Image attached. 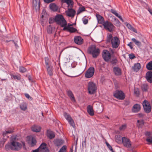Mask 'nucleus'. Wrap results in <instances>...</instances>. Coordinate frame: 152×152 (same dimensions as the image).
<instances>
[{
    "label": "nucleus",
    "mask_w": 152,
    "mask_h": 152,
    "mask_svg": "<svg viewBox=\"0 0 152 152\" xmlns=\"http://www.w3.org/2000/svg\"><path fill=\"white\" fill-rule=\"evenodd\" d=\"M122 142L125 146L127 148L130 147L131 145V143L129 139L125 137H124L123 138Z\"/></svg>",
    "instance_id": "14"
},
{
    "label": "nucleus",
    "mask_w": 152,
    "mask_h": 152,
    "mask_svg": "<svg viewBox=\"0 0 152 152\" xmlns=\"http://www.w3.org/2000/svg\"><path fill=\"white\" fill-rule=\"evenodd\" d=\"M96 16L97 19L98 23L100 24H103L104 22H105L104 19L103 17L100 15L99 14H96Z\"/></svg>",
    "instance_id": "22"
},
{
    "label": "nucleus",
    "mask_w": 152,
    "mask_h": 152,
    "mask_svg": "<svg viewBox=\"0 0 152 152\" xmlns=\"http://www.w3.org/2000/svg\"><path fill=\"white\" fill-rule=\"evenodd\" d=\"M102 25L105 30L110 32H113L115 28V26L111 22L107 21H105L102 24Z\"/></svg>",
    "instance_id": "4"
},
{
    "label": "nucleus",
    "mask_w": 152,
    "mask_h": 152,
    "mask_svg": "<svg viewBox=\"0 0 152 152\" xmlns=\"http://www.w3.org/2000/svg\"><path fill=\"white\" fill-rule=\"evenodd\" d=\"M54 144L57 146H60L61 145L64 143L63 140L60 139H56L54 141Z\"/></svg>",
    "instance_id": "20"
},
{
    "label": "nucleus",
    "mask_w": 152,
    "mask_h": 152,
    "mask_svg": "<svg viewBox=\"0 0 152 152\" xmlns=\"http://www.w3.org/2000/svg\"><path fill=\"white\" fill-rule=\"evenodd\" d=\"M33 5L35 7H37V6L39 7L40 4L39 0H33Z\"/></svg>",
    "instance_id": "33"
},
{
    "label": "nucleus",
    "mask_w": 152,
    "mask_h": 152,
    "mask_svg": "<svg viewBox=\"0 0 152 152\" xmlns=\"http://www.w3.org/2000/svg\"><path fill=\"white\" fill-rule=\"evenodd\" d=\"M138 116L140 118H142L144 116V115L142 113H140L138 114Z\"/></svg>",
    "instance_id": "62"
},
{
    "label": "nucleus",
    "mask_w": 152,
    "mask_h": 152,
    "mask_svg": "<svg viewBox=\"0 0 152 152\" xmlns=\"http://www.w3.org/2000/svg\"><path fill=\"white\" fill-rule=\"evenodd\" d=\"M82 145L83 146H85L86 145V138H85L84 141V142H83L82 143Z\"/></svg>",
    "instance_id": "61"
},
{
    "label": "nucleus",
    "mask_w": 152,
    "mask_h": 152,
    "mask_svg": "<svg viewBox=\"0 0 152 152\" xmlns=\"http://www.w3.org/2000/svg\"><path fill=\"white\" fill-rule=\"evenodd\" d=\"M144 124V122L142 121L140 122L139 124H137V125L139 128H142Z\"/></svg>",
    "instance_id": "53"
},
{
    "label": "nucleus",
    "mask_w": 152,
    "mask_h": 152,
    "mask_svg": "<svg viewBox=\"0 0 152 152\" xmlns=\"http://www.w3.org/2000/svg\"><path fill=\"white\" fill-rule=\"evenodd\" d=\"M118 17L120 19V20L122 21V22H124L123 19H122L120 15H119Z\"/></svg>",
    "instance_id": "64"
},
{
    "label": "nucleus",
    "mask_w": 152,
    "mask_h": 152,
    "mask_svg": "<svg viewBox=\"0 0 152 152\" xmlns=\"http://www.w3.org/2000/svg\"><path fill=\"white\" fill-rule=\"evenodd\" d=\"M145 78L147 81L150 83H152V72H147L145 75Z\"/></svg>",
    "instance_id": "15"
},
{
    "label": "nucleus",
    "mask_w": 152,
    "mask_h": 152,
    "mask_svg": "<svg viewBox=\"0 0 152 152\" xmlns=\"http://www.w3.org/2000/svg\"><path fill=\"white\" fill-rule=\"evenodd\" d=\"M66 146L65 145H64L61 148L59 151H61V152H64V151L66 150Z\"/></svg>",
    "instance_id": "55"
},
{
    "label": "nucleus",
    "mask_w": 152,
    "mask_h": 152,
    "mask_svg": "<svg viewBox=\"0 0 152 152\" xmlns=\"http://www.w3.org/2000/svg\"><path fill=\"white\" fill-rule=\"evenodd\" d=\"M85 8L84 6L80 7L79 8V9H78L77 14V15H79L80 13L82 12H83L85 10Z\"/></svg>",
    "instance_id": "38"
},
{
    "label": "nucleus",
    "mask_w": 152,
    "mask_h": 152,
    "mask_svg": "<svg viewBox=\"0 0 152 152\" xmlns=\"http://www.w3.org/2000/svg\"><path fill=\"white\" fill-rule=\"evenodd\" d=\"M12 76L14 79H17L18 80H20L21 78L20 77L15 75H12Z\"/></svg>",
    "instance_id": "56"
},
{
    "label": "nucleus",
    "mask_w": 152,
    "mask_h": 152,
    "mask_svg": "<svg viewBox=\"0 0 152 152\" xmlns=\"http://www.w3.org/2000/svg\"><path fill=\"white\" fill-rule=\"evenodd\" d=\"M141 68L140 64L139 63L135 64L132 68L134 72H137Z\"/></svg>",
    "instance_id": "23"
},
{
    "label": "nucleus",
    "mask_w": 152,
    "mask_h": 152,
    "mask_svg": "<svg viewBox=\"0 0 152 152\" xmlns=\"http://www.w3.org/2000/svg\"><path fill=\"white\" fill-rule=\"evenodd\" d=\"M147 69L149 70H152V61L149 62L146 65Z\"/></svg>",
    "instance_id": "36"
},
{
    "label": "nucleus",
    "mask_w": 152,
    "mask_h": 152,
    "mask_svg": "<svg viewBox=\"0 0 152 152\" xmlns=\"http://www.w3.org/2000/svg\"><path fill=\"white\" fill-rule=\"evenodd\" d=\"M16 137L12 139L10 143L6 144L5 148L7 151L11 150L12 151H18L21 149L22 147V144L16 141Z\"/></svg>",
    "instance_id": "1"
},
{
    "label": "nucleus",
    "mask_w": 152,
    "mask_h": 152,
    "mask_svg": "<svg viewBox=\"0 0 152 152\" xmlns=\"http://www.w3.org/2000/svg\"><path fill=\"white\" fill-rule=\"evenodd\" d=\"M19 69V72L22 73L25 72L26 71V69L23 66H20Z\"/></svg>",
    "instance_id": "44"
},
{
    "label": "nucleus",
    "mask_w": 152,
    "mask_h": 152,
    "mask_svg": "<svg viewBox=\"0 0 152 152\" xmlns=\"http://www.w3.org/2000/svg\"><path fill=\"white\" fill-rule=\"evenodd\" d=\"M64 117L68 121L70 125L74 127L75 126L74 122L70 115L69 114L66 112L64 113Z\"/></svg>",
    "instance_id": "11"
},
{
    "label": "nucleus",
    "mask_w": 152,
    "mask_h": 152,
    "mask_svg": "<svg viewBox=\"0 0 152 152\" xmlns=\"http://www.w3.org/2000/svg\"><path fill=\"white\" fill-rule=\"evenodd\" d=\"M67 92L68 96L69 97L71 101L74 102H75L76 100L72 91L71 90H68Z\"/></svg>",
    "instance_id": "24"
},
{
    "label": "nucleus",
    "mask_w": 152,
    "mask_h": 152,
    "mask_svg": "<svg viewBox=\"0 0 152 152\" xmlns=\"http://www.w3.org/2000/svg\"><path fill=\"white\" fill-rule=\"evenodd\" d=\"M109 62L111 63L113 66H114L118 63V61L116 58H113L112 60L110 59Z\"/></svg>",
    "instance_id": "31"
},
{
    "label": "nucleus",
    "mask_w": 152,
    "mask_h": 152,
    "mask_svg": "<svg viewBox=\"0 0 152 152\" xmlns=\"http://www.w3.org/2000/svg\"><path fill=\"white\" fill-rule=\"evenodd\" d=\"M134 94L137 96L140 95V91L138 88L135 89L134 90Z\"/></svg>",
    "instance_id": "48"
},
{
    "label": "nucleus",
    "mask_w": 152,
    "mask_h": 152,
    "mask_svg": "<svg viewBox=\"0 0 152 152\" xmlns=\"http://www.w3.org/2000/svg\"><path fill=\"white\" fill-rule=\"evenodd\" d=\"M73 25V24H71L70 23H68L67 26L65 25V26H63L64 28L63 30L65 31L66 30L68 29L69 28H71V26H72Z\"/></svg>",
    "instance_id": "43"
},
{
    "label": "nucleus",
    "mask_w": 152,
    "mask_h": 152,
    "mask_svg": "<svg viewBox=\"0 0 152 152\" xmlns=\"http://www.w3.org/2000/svg\"><path fill=\"white\" fill-rule=\"evenodd\" d=\"M62 1L66 3L68 7L70 8L72 7L73 5V2L72 0H63Z\"/></svg>",
    "instance_id": "27"
},
{
    "label": "nucleus",
    "mask_w": 152,
    "mask_h": 152,
    "mask_svg": "<svg viewBox=\"0 0 152 152\" xmlns=\"http://www.w3.org/2000/svg\"><path fill=\"white\" fill-rule=\"evenodd\" d=\"M113 37L112 35L111 34H110L107 35V38L106 40V42L107 43H111L112 39Z\"/></svg>",
    "instance_id": "30"
},
{
    "label": "nucleus",
    "mask_w": 152,
    "mask_h": 152,
    "mask_svg": "<svg viewBox=\"0 0 152 152\" xmlns=\"http://www.w3.org/2000/svg\"><path fill=\"white\" fill-rule=\"evenodd\" d=\"M140 105L139 104H136L133 106L132 111L133 113H137L140 111Z\"/></svg>",
    "instance_id": "17"
},
{
    "label": "nucleus",
    "mask_w": 152,
    "mask_h": 152,
    "mask_svg": "<svg viewBox=\"0 0 152 152\" xmlns=\"http://www.w3.org/2000/svg\"><path fill=\"white\" fill-rule=\"evenodd\" d=\"M114 96L119 100H123L125 98V95L121 91L117 90L114 93Z\"/></svg>",
    "instance_id": "8"
},
{
    "label": "nucleus",
    "mask_w": 152,
    "mask_h": 152,
    "mask_svg": "<svg viewBox=\"0 0 152 152\" xmlns=\"http://www.w3.org/2000/svg\"><path fill=\"white\" fill-rule=\"evenodd\" d=\"M14 129H11L10 130H8L7 131H6L3 133V135L4 137L6 136V134H10L13 133L14 132Z\"/></svg>",
    "instance_id": "41"
},
{
    "label": "nucleus",
    "mask_w": 152,
    "mask_h": 152,
    "mask_svg": "<svg viewBox=\"0 0 152 152\" xmlns=\"http://www.w3.org/2000/svg\"><path fill=\"white\" fill-rule=\"evenodd\" d=\"M110 12L113 14L115 15L117 17H118L119 15L116 11L112 9H111L110 10Z\"/></svg>",
    "instance_id": "50"
},
{
    "label": "nucleus",
    "mask_w": 152,
    "mask_h": 152,
    "mask_svg": "<svg viewBox=\"0 0 152 152\" xmlns=\"http://www.w3.org/2000/svg\"><path fill=\"white\" fill-rule=\"evenodd\" d=\"M49 7L50 9L53 11H56L58 9V6L54 3L50 4Z\"/></svg>",
    "instance_id": "28"
},
{
    "label": "nucleus",
    "mask_w": 152,
    "mask_h": 152,
    "mask_svg": "<svg viewBox=\"0 0 152 152\" xmlns=\"http://www.w3.org/2000/svg\"><path fill=\"white\" fill-rule=\"evenodd\" d=\"M142 105L143 106L144 111L147 113H148L151 111V106H150L149 102L146 100H144L142 102Z\"/></svg>",
    "instance_id": "7"
},
{
    "label": "nucleus",
    "mask_w": 152,
    "mask_h": 152,
    "mask_svg": "<svg viewBox=\"0 0 152 152\" xmlns=\"http://www.w3.org/2000/svg\"><path fill=\"white\" fill-rule=\"evenodd\" d=\"M82 20L84 24H86L88 23V20L87 19L83 18L82 19Z\"/></svg>",
    "instance_id": "57"
},
{
    "label": "nucleus",
    "mask_w": 152,
    "mask_h": 152,
    "mask_svg": "<svg viewBox=\"0 0 152 152\" xmlns=\"http://www.w3.org/2000/svg\"><path fill=\"white\" fill-rule=\"evenodd\" d=\"M66 30L68 32L72 33L76 32L77 31V29L73 27H71V28H69Z\"/></svg>",
    "instance_id": "39"
},
{
    "label": "nucleus",
    "mask_w": 152,
    "mask_h": 152,
    "mask_svg": "<svg viewBox=\"0 0 152 152\" xmlns=\"http://www.w3.org/2000/svg\"><path fill=\"white\" fill-rule=\"evenodd\" d=\"M127 126L126 124H124L121 126L119 128V129L120 130H124L126 128Z\"/></svg>",
    "instance_id": "49"
},
{
    "label": "nucleus",
    "mask_w": 152,
    "mask_h": 152,
    "mask_svg": "<svg viewBox=\"0 0 152 152\" xmlns=\"http://www.w3.org/2000/svg\"><path fill=\"white\" fill-rule=\"evenodd\" d=\"M87 112L89 115L92 116L94 115V111L92 106L90 105H88L87 107Z\"/></svg>",
    "instance_id": "19"
},
{
    "label": "nucleus",
    "mask_w": 152,
    "mask_h": 152,
    "mask_svg": "<svg viewBox=\"0 0 152 152\" xmlns=\"http://www.w3.org/2000/svg\"><path fill=\"white\" fill-rule=\"evenodd\" d=\"M148 86L146 84H142L141 86V88L142 91L143 92L147 91H148Z\"/></svg>",
    "instance_id": "32"
},
{
    "label": "nucleus",
    "mask_w": 152,
    "mask_h": 152,
    "mask_svg": "<svg viewBox=\"0 0 152 152\" xmlns=\"http://www.w3.org/2000/svg\"><path fill=\"white\" fill-rule=\"evenodd\" d=\"M20 109L23 110L25 111L27 109V105L25 102H23L20 105Z\"/></svg>",
    "instance_id": "29"
},
{
    "label": "nucleus",
    "mask_w": 152,
    "mask_h": 152,
    "mask_svg": "<svg viewBox=\"0 0 152 152\" xmlns=\"http://www.w3.org/2000/svg\"><path fill=\"white\" fill-rule=\"evenodd\" d=\"M66 15L69 17L73 18L75 15L76 12L72 8L69 9L67 11H66Z\"/></svg>",
    "instance_id": "13"
},
{
    "label": "nucleus",
    "mask_w": 152,
    "mask_h": 152,
    "mask_svg": "<svg viewBox=\"0 0 152 152\" xmlns=\"http://www.w3.org/2000/svg\"><path fill=\"white\" fill-rule=\"evenodd\" d=\"M129 57L130 59H132L136 58L135 56L133 53H132L129 55Z\"/></svg>",
    "instance_id": "54"
},
{
    "label": "nucleus",
    "mask_w": 152,
    "mask_h": 152,
    "mask_svg": "<svg viewBox=\"0 0 152 152\" xmlns=\"http://www.w3.org/2000/svg\"><path fill=\"white\" fill-rule=\"evenodd\" d=\"M113 71L116 76H120L121 75V69L118 67H115L113 68Z\"/></svg>",
    "instance_id": "18"
},
{
    "label": "nucleus",
    "mask_w": 152,
    "mask_h": 152,
    "mask_svg": "<svg viewBox=\"0 0 152 152\" xmlns=\"http://www.w3.org/2000/svg\"><path fill=\"white\" fill-rule=\"evenodd\" d=\"M47 144L45 142L42 143L37 148L41 152H49V150L46 147Z\"/></svg>",
    "instance_id": "12"
},
{
    "label": "nucleus",
    "mask_w": 152,
    "mask_h": 152,
    "mask_svg": "<svg viewBox=\"0 0 152 152\" xmlns=\"http://www.w3.org/2000/svg\"><path fill=\"white\" fill-rule=\"evenodd\" d=\"M88 52L89 54H91L94 58H96L100 53V51L98 48H96L94 45H92L89 48Z\"/></svg>",
    "instance_id": "3"
},
{
    "label": "nucleus",
    "mask_w": 152,
    "mask_h": 152,
    "mask_svg": "<svg viewBox=\"0 0 152 152\" xmlns=\"http://www.w3.org/2000/svg\"><path fill=\"white\" fill-rule=\"evenodd\" d=\"M74 41L76 44L80 45L83 43V39L80 36H76L74 38Z\"/></svg>",
    "instance_id": "16"
},
{
    "label": "nucleus",
    "mask_w": 152,
    "mask_h": 152,
    "mask_svg": "<svg viewBox=\"0 0 152 152\" xmlns=\"http://www.w3.org/2000/svg\"><path fill=\"white\" fill-rule=\"evenodd\" d=\"M126 26L129 29L131 30V31L137 33V31L130 24L127 23L126 24Z\"/></svg>",
    "instance_id": "35"
},
{
    "label": "nucleus",
    "mask_w": 152,
    "mask_h": 152,
    "mask_svg": "<svg viewBox=\"0 0 152 152\" xmlns=\"http://www.w3.org/2000/svg\"><path fill=\"white\" fill-rule=\"evenodd\" d=\"M54 20L56 23L63 27L67 25V22L64 16L61 15L57 14L55 17Z\"/></svg>",
    "instance_id": "2"
},
{
    "label": "nucleus",
    "mask_w": 152,
    "mask_h": 152,
    "mask_svg": "<svg viewBox=\"0 0 152 152\" xmlns=\"http://www.w3.org/2000/svg\"><path fill=\"white\" fill-rule=\"evenodd\" d=\"M132 42H130L127 45L129 46L131 49H132L133 48V47L132 45Z\"/></svg>",
    "instance_id": "59"
},
{
    "label": "nucleus",
    "mask_w": 152,
    "mask_h": 152,
    "mask_svg": "<svg viewBox=\"0 0 152 152\" xmlns=\"http://www.w3.org/2000/svg\"><path fill=\"white\" fill-rule=\"evenodd\" d=\"M10 41L12 42H13L14 43L15 45V47L16 48H18V47L17 44L13 40H9V41H6V42H10Z\"/></svg>",
    "instance_id": "58"
},
{
    "label": "nucleus",
    "mask_w": 152,
    "mask_h": 152,
    "mask_svg": "<svg viewBox=\"0 0 152 152\" xmlns=\"http://www.w3.org/2000/svg\"><path fill=\"white\" fill-rule=\"evenodd\" d=\"M123 138L120 135H117L115 136V139L117 142L120 143L121 141H122Z\"/></svg>",
    "instance_id": "34"
},
{
    "label": "nucleus",
    "mask_w": 152,
    "mask_h": 152,
    "mask_svg": "<svg viewBox=\"0 0 152 152\" xmlns=\"http://www.w3.org/2000/svg\"><path fill=\"white\" fill-rule=\"evenodd\" d=\"M46 67L47 69V71L48 74L50 76H52L53 75V66H46Z\"/></svg>",
    "instance_id": "25"
},
{
    "label": "nucleus",
    "mask_w": 152,
    "mask_h": 152,
    "mask_svg": "<svg viewBox=\"0 0 152 152\" xmlns=\"http://www.w3.org/2000/svg\"><path fill=\"white\" fill-rule=\"evenodd\" d=\"M145 134L147 137H150L152 136V133L151 132L147 131L145 132Z\"/></svg>",
    "instance_id": "45"
},
{
    "label": "nucleus",
    "mask_w": 152,
    "mask_h": 152,
    "mask_svg": "<svg viewBox=\"0 0 152 152\" xmlns=\"http://www.w3.org/2000/svg\"><path fill=\"white\" fill-rule=\"evenodd\" d=\"M132 40L137 46H141V43L139 41L136 39L135 38H132Z\"/></svg>",
    "instance_id": "37"
},
{
    "label": "nucleus",
    "mask_w": 152,
    "mask_h": 152,
    "mask_svg": "<svg viewBox=\"0 0 152 152\" xmlns=\"http://www.w3.org/2000/svg\"><path fill=\"white\" fill-rule=\"evenodd\" d=\"M88 93L91 94H94L96 91L97 87L96 84L94 82H90L88 84Z\"/></svg>",
    "instance_id": "5"
},
{
    "label": "nucleus",
    "mask_w": 152,
    "mask_h": 152,
    "mask_svg": "<svg viewBox=\"0 0 152 152\" xmlns=\"http://www.w3.org/2000/svg\"><path fill=\"white\" fill-rule=\"evenodd\" d=\"M53 19L50 18L49 20V22L50 24H52L53 22Z\"/></svg>",
    "instance_id": "60"
},
{
    "label": "nucleus",
    "mask_w": 152,
    "mask_h": 152,
    "mask_svg": "<svg viewBox=\"0 0 152 152\" xmlns=\"http://www.w3.org/2000/svg\"><path fill=\"white\" fill-rule=\"evenodd\" d=\"M106 144L109 149H110L112 152H113V151L112 148L111 146L107 142H106Z\"/></svg>",
    "instance_id": "52"
},
{
    "label": "nucleus",
    "mask_w": 152,
    "mask_h": 152,
    "mask_svg": "<svg viewBox=\"0 0 152 152\" xmlns=\"http://www.w3.org/2000/svg\"><path fill=\"white\" fill-rule=\"evenodd\" d=\"M146 140L148 142L152 144V136L150 137H147Z\"/></svg>",
    "instance_id": "51"
},
{
    "label": "nucleus",
    "mask_w": 152,
    "mask_h": 152,
    "mask_svg": "<svg viewBox=\"0 0 152 152\" xmlns=\"http://www.w3.org/2000/svg\"><path fill=\"white\" fill-rule=\"evenodd\" d=\"M47 31L48 34H51L52 33V28L50 25L47 27Z\"/></svg>",
    "instance_id": "46"
},
{
    "label": "nucleus",
    "mask_w": 152,
    "mask_h": 152,
    "mask_svg": "<svg viewBox=\"0 0 152 152\" xmlns=\"http://www.w3.org/2000/svg\"><path fill=\"white\" fill-rule=\"evenodd\" d=\"M36 143L37 141L36 139L34 137H32L31 140V146H34L36 145Z\"/></svg>",
    "instance_id": "42"
},
{
    "label": "nucleus",
    "mask_w": 152,
    "mask_h": 152,
    "mask_svg": "<svg viewBox=\"0 0 152 152\" xmlns=\"http://www.w3.org/2000/svg\"><path fill=\"white\" fill-rule=\"evenodd\" d=\"M45 64L46 66H50L49 64V59L48 57H45Z\"/></svg>",
    "instance_id": "47"
},
{
    "label": "nucleus",
    "mask_w": 152,
    "mask_h": 152,
    "mask_svg": "<svg viewBox=\"0 0 152 152\" xmlns=\"http://www.w3.org/2000/svg\"><path fill=\"white\" fill-rule=\"evenodd\" d=\"M47 136L50 139H53L55 137L54 133L52 131L48 130L47 132Z\"/></svg>",
    "instance_id": "26"
},
{
    "label": "nucleus",
    "mask_w": 152,
    "mask_h": 152,
    "mask_svg": "<svg viewBox=\"0 0 152 152\" xmlns=\"http://www.w3.org/2000/svg\"><path fill=\"white\" fill-rule=\"evenodd\" d=\"M102 56L104 60L106 62H108L111 59V55L109 52L105 50H104L102 53Z\"/></svg>",
    "instance_id": "6"
},
{
    "label": "nucleus",
    "mask_w": 152,
    "mask_h": 152,
    "mask_svg": "<svg viewBox=\"0 0 152 152\" xmlns=\"http://www.w3.org/2000/svg\"><path fill=\"white\" fill-rule=\"evenodd\" d=\"M112 47L113 48H117L120 44V41L119 39L117 37H113L111 42Z\"/></svg>",
    "instance_id": "9"
},
{
    "label": "nucleus",
    "mask_w": 152,
    "mask_h": 152,
    "mask_svg": "<svg viewBox=\"0 0 152 152\" xmlns=\"http://www.w3.org/2000/svg\"><path fill=\"white\" fill-rule=\"evenodd\" d=\"M31 129L33 132H38L40 131L41 127L40 126L34 125L31 127Z\"/></svg>",
    "instance_id": "21"
},
{
    "label": "nucleus",
    "mask_w": 152,
    "mask_h": 152,
    "mask_svg": "<svg viewBox=\"0 0 152 152\" xmlns=\"http://www.w3.org/2000/svg\"><path fill=\"white\" fill-rule=\"evenodd\" d=\"M95 72L94 68L93 67H90L86 71L85 75V77L86 78L91 77L94 75Z\"/></svg>",
    "instance_id": "10"
},
{
    "label": "nucleus",
    "mask_w": 152,
    "mask_h": 152,
    "mask_svg": "<svg viewBox=\"0 0 152 152\" xmlns=\"http://www.w3.org/2000/svg\"><path fill=\"white\" fill-rule=\"evenodd\" d=\"M7 139L4 138H0V148L4 145Z\"/></svg>",
    "instance_id": "40"
},
{
    "label": "nucleus",
    "mask_w": 152,
    "mask_h": 152,
    "mask_svg": "<svg viewBox=\"0 0 152 152\" xmlns=\"http://www.w3.org/2000/svg\"><path fill=\"white\" fill-rule=\"evenodd\" d=\"M25 96L28 99H29V98H31V96H29V95L27 94H25Z\"/></svg>",
    "instance_id": "63"
}]
</instances>
